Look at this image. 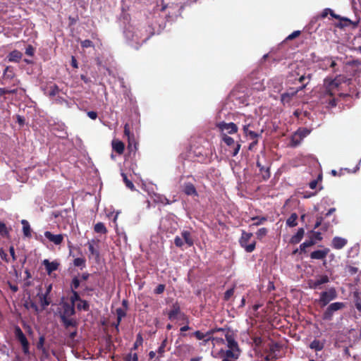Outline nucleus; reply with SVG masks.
I'll list each match as a JSON object with an SVG mask.
<instances>
[{"label":"nucleus","instance_id":"1","mask_svg":"<svg viewBox=\"0 0 361 361\" xmlns=\"http://www.w3.org/2000/svg\"><path fill=\"white\" fill-rule=\"evenodd\" d=\"M324 92L321 97V102L328 109L336 107L338 96V79L326 78L324 81Z\"/></svg>","mask_w":361,"mask_h":361},{"label":"nucleus","instance_id":"2","mask_svg":"<svg viewBox=\"0 0 361 361\" xmlns=\"http://www.w3.org/2000/svg\"><path fill=\"white\" fill-rule=\"evenodd\" d=\"M226 339L228 349L224 350L221 348L218 353L219 356L222 358L221 361H238L240 350L233 335L226 334Z\"/></svg>","mask_w":361,"mask_h":361},{"label":"nucleus","instance_id":"3","mask_svg":"<svg viewBox=\"0 0 361 361\" xmlns=\"http://www.w3.org/2000/svg\"><path fill=\"white\" fill-rule=\"evenodd\" d=\"M124 34L127 39L135 42L136 44L143 43L149 39V36H145L142 29L135 27L133 25L128 26Z\"/></svg>","mask_w":361,"mask_h":361},{"label":"nucleus","instance_id":"4","mask_svg":"<svg viewBox=\"0 0 361 361\" xmlns=\"http://www.w3.org/2000/svg\"><path fill=\"white\" fill-rule=\"evenodd\" d=\"M264 161H266L265 154L262 152L260 155L257 156V166L259 169L263 180H267L270 177V164L269 162L264 163Z\"/></svg>","mask_w":361,"mask_h":361},{"label":"nucleus","instance_id":"5","mask_svg":"<svg viewBox=\"0 0 361 361\" xmlns=\"http://www.w3.org/2000/svg\"><path fill=\"white\" fill-rule=\"evenodd\" d=\"M11 80H14L13 86L18 85L20 84V80L16 78V74L14 73L13 68L11 66H7L4 69L3 73V80L0 81V84L6 85Z\"/></svg>","mask_w":361,"mask_h":361},{"label":"nucleus","instance_id":"6","mask_svg":"<svg viewBox=\"0 0 361 361\" xmlns=\"http://www.w3.org/2000/svg\"><path fill=\"white\" fill-rule=\"evenodd\" d=\"M252 233L243 232L240 239V245L245 248L247 252H252L255 248V242L248 244V241L252 237Z\"/></svg>","mask_w":361,"mask_h":361},{"label":"nucleus","instance_id":"7","mask_svg":"<svg viewBox=\"0 0 361 361\" xmlns=\"http://www.w3.org/2000/svg\"><path fill=\"white\" fill-rule=\"evenodd\" d=\"M217 128L221 131V136L223 133L233 134L237 132L238 127L233 123L220 122L216 125Z\"/></svg>","mask_w":361,"mask_h":361},{"label":"nucleus","instance_id":"8","mask_svg":"<svg viewBox=\"0 0 361 361\" xmlns=\"http://www.w3.org/2000/svg\"><path fill=\"white\" fill-rule=\"evenodd\" d=\"M75 306L68 302L62 304V312L60 313V318L71 317L75 314Z\"/></svg>","mask_w":361,"mask_h":361},{"label":"nucleus","instance_id":"9","mask_svg":"<svg viewBox=\"0 0 361 361\" xmlns=\"http://www.w3.org/2000/svg\"><path fill=\"white\" fill-rule=\"evenodd\" d=\"M44 234L46 238H47L50 242L53 243L56 245H61L65 236V235L63 234L54 235L50 231H45Z\"/></svg>","mask_w":361,"mask_h":361},{"label":"nucleus","instance_id":"10","mask_svg":"<svg viewBox=\"0 0 361 361\" xmlns=\"http://www.w3.org/2000/svg\"><path fill=\"white\" fill-rule=\"evenodd\" d=\"M328 281H329L328 276H319V278H317L316 279L310 280L309 281V286H310V287L311 288L319 289V288H320V286L322 284L326 283Z\"/></svg>","mask_w":361,"mask_h":361},{"label":"nucleus","instance_id":"11","mask_svg":"<svg viewBox=\"0 0 361 361\" xmlns=\"http://www.w3.org/2000/svg\"><path fill=\"white\" fill-rule=\"evenodd\" d=\"M306 84H303L301 87L297 88V89H290L287 92H285L281 94V101L282 102H288L290 101V99L295 96L300 90H302L305 86Z\"/></svg>","mask_w":361,"mask_h":361},{"label":"nucleus","instance_id":"12","mask_svg":"<svg viewBox=\"0 0 361 361\" xmlns=\"http://www.w3.org/2000/svg\"><path fill=\"white\" fill-rule=\"evenodd\" d=\"M336 290L334 289H330L328 291H325L322 293L320 300L324 303V305H326L334 298H336Z\"/></svg>","mask_w":361,"mask_h":361},{"label":"nucleus","instance_id":"13","mask_svg":"<svg viewBox=\"0 0 361 361\" xmlns=\"http://www.w3.org/2000/svg\"><path fill=\"white\" fill-rule=\"evenodd\" d=\"M329 14H330L333 18H334L336 19H338V14L334 13V12L330 8H325L319 16H317L314 17L311 20L310 23L313 24V23H316L317 21V20H319V18H326Z\"/></svg>","mask_w":361,"mask_h":361},{"label":"nucleus","instance_id":"14","mask_svg":"<svg viewBox=\"0 0 361 361\" xmlns=\"http://www.w3.org/2000/svg\"><path fill=\"white\" fill-rule=\"evenodd\" d=\"M42 264L45 267L46 271L49 275H50L54 271L57 270L59 266V263L58 262H49L48 259H44Z\"/></svg>","mask_w":361,"mask_h":361},{"label":"nucleus","instance_id":"15","mask_svg":"<svg viewBox=\"0 0 361 361\" xmlns=\"http://www.w3.org/2000/svg\"><path fill=\"white\" fill-rule=\"evenodd\" d=\"M183 190L185 195L190 196H197V192L194 185L191 183H185L183 186Z\"/></svg>","mask_w":361,"mask_h":361},{"label":"nucleus","instance_id":"16","mask_svg":"<svg viewBox=\"0 0 361 361\" xmlns=\"http://www.w3.org/2000/svg\"><path fill=\"white\" fill-rule=\"evenodd\" d=\"M359 164L360 161L356 159L353 161L352 167H350L349 165H347L344 167L340 168V176L343 173V171H346L347 173H355L359 169Z\"/></svg>","mask_w":361,"mask_h":361},{"label":"nucleus","instance_id":"17","mask_svg":"<svg viewBox=\"0 0 361 361\" xmlns=\"http://www.w3.org/2000/svg\"><path fill=\"white\" fill-rule=\"evenodd\" d=\"M329 252V250L327 248L315 250L311 253L310 257L314 259H323L326 257Z\"/></svg>","mask_w":361,"mask_h":361},{"label":"nucleus","instance_id":"18","mask_svg":"<svg viewBox=\"0 0 361 361\" xmlns=\"http://www.w3.org/2000/svg\"><path fill=\"white\" fill-rule=\"evenodd\" d=\"M359 20L352 21L347 18H343L340 16V28L351 26L353 28H355L357 26Z\"/></svg>","mask_w":361,"mask_h":361},{"label":"nucleus","instance_id":"19","mask_svg":"<svg viewBox=\"0 0 361 361\" xmlns=\"http://www.w3.org/2000/svg\"><path fill=\"white\" fill-rule=\"evenodd\" d=\"M61 320L66 328V329H68L70 327H73L76 329L78 326V322L76 319L71 318V317H65L61 318Z\"/></svg>","mask_w":361,"mask_h":361},{"label":"nucleus","instance_id":"20","mask_svg":"<svg viewBox=\"0 0 361 361\" xmlns=\"http://www.w3.org/2000/svg\"><path fill=\"white\" fill-rule=\"evenodd\" d=\"M22 53L18 50H13L8 54L7 59L9 62H18L22 58Z\"/></svg>","mask_w":361,"mask_h":361},{"label":"nucleus","instance_id":"21","mask_svg":"<svg viewBox=\"0 0 361 361\" xmlns=\"http://www.w3.org/2000/svg\"><path fill=\"white\" fill-rule=\"evenodd\" d=\"M181 238H183L185 243H186L189 247H191L193 245L194 240L190 231H183L181 232Z\"/></svg>","mask_w":361,"mask_h":361},{"label":"nucleus","instance_id":"22","mask_svg":"<svg viewBox=\"0 0 361 361\" xmlns=\"http://www.w3.org/2000/svg\"><path fill=\"white\" fill-rule=\"evenodd\" d=\"M305 233V230L302 228H300L298 230L297 233L292 236L290 239V243L293 244H297L300 243V241L302 240L303 235Z\"/></svg>","mask_w":361,"mask_h":361},{"label":"nucleus","instance_id":"23","mask_svg":"<svg viewBox=\"0 0 361 361\" xmlns=\"http://www.w3.org/2000/svg\"><path fill=\"white\" fill-rule=\"evenodd\" d=\"M302 141V139L301 138V136L300 133H298L297 131L292 135L290 138V146L295 147L298 146Z\"/></svg>","mask_w":361,"mask_h":361},{"label":"nucleus","instance_id":"24","mask_svg":"<svg viewBox=\"0 0 361 361\" xmlns=\"http://www.w3.org/2000/svg\"><path fill=\"white\" fill-rule=\"evenodd\" d=\"M112 147L114 151H116L118 154H121L123 152L124 144L118 140H113Z\"/></svg>","mask_w":361,"mask_h":361},{"label":"nucleus","instance_id":"25","mask_svg":"<svg viewBox=\"0 0 361 361\" xmlns=\"http://www.w3.org/2000/svg\"><path fill=\"white\" fill-rule=\"evenodd\" d=\"M14 334H15L16 339L20 342V343H23V342H24L25 341L27 340L26 336H25V334L22 331L20 328L19 326H16L15 327Z\"/></svg>","mask_w":361,"mask_h":361},{"label":"nucleus","instance_id":"26","mask_svg":"<svg viewBox=\"0 0 361 361\" xmlns=\"http://www.w3.org/2000/svg\"><path fill=\"white\" fill-rule=\"evenodd\" d=\"M21 224H23V231L25 236L30 238L31 236V228L30 224L27 220H22Z\"/></svg>","mask_w":361,"mask_h":361},{"label":"nucleus","instance_id":"27","mask_svg":"<svg viewBox=\"0 0 361 361\" xmlns=\"http://www.w3.org/2000/svg\"><path fill=\"white\" fill-rule=\"evenodd\" d=\"M310 348L316 351H320L324 348V343L322 341L314 339L310 345Z\"/></svg>","mask_w":361,"mask_h":361},{"label":"nucleus","instance_id":"28","mask_svg":"<svg viewBox=\"0 0 361 361\" xmlns=\"http://www.w3.org/2000/svg\"><path fill=\"white\" fill-rule=\"evenodd\" d=\"M316 243L315 240L313 239L312 237H310L309 240H305L304 243H302L300 246V249L301 252H305L306 248L312 246Z\"/></svg>","mask_w":361,"mask_h":361},{"label":"nucleus","instance_id":"29","mask_svg":"<svg viewBox=\"0 0 361 361\" xmlns=\"http://www.w3.org/2000/svg\"><path fill=\"white\" fill-rule=\"evenodd\" d=\"M194 335L198 340H204L205 342L212 338L210 334L208 332L207 334H204L200 331H197L194 333Z\"/></svg>","mask_w":361,"mask_h":361},{"label":"nucleus","instance_id":"30","mask_svg":"<svg viewBox=\"0 0 361 361\" xmlns=\"http://www.w3.org/2000/svg\"><path fill=\"white\" fill-rule=\"evenodd\" d=\"M180 313V307L178 305H173L172 310L169 313V319H175Z\"/></svg>","mask_w":361,"mask_h":361},{"label":"nucleus","instance_id":"31","mask_svg":"<svg viewBox=\"0 0 361 361\" xmlns=\"http://www.w3.org/2000/svg\"><path fill=\"white\" fill-rule=\"evenodd\" d=\"M344 272L346 275L355 276L358 272V269L355 267L348 265L345 267Z\"/></svg>","mask_w":361,"mask_h":361},{"label":"nucleus","instance_id":"32","mask_svg":"<svg viewBox=\"0 0 361 361\" xmlns=\"http://www.w3.org/2000/svg\"><path fill=\"white\" fill-rule=\"evenodd\" d=\"M298 215L295 213L292 214L286 220V224L290 227L297 225Z\"/></svg>","mask_w":361,"mask_h":361},{"label":"nucleus","instance_id":"33","mask_svg":"<svg viewBox=\"0 0 361 361\" xmlns=\"http://www.w3.org/2000/svg\"><path fill=\"white\" fill-rule=\"evenodd\" d=\"M94 231L97 233H103L105 234L107 232V230L104 226V224L102 222H99L94 226Z\"/></svg>","mask_w":361,"mask_h":361},{"label":"nucleus","instance_id":"34","mask_svg":"<svg viewBox=\"0 0 361 361\" xmlns=\"http://www.w3.org/2000/svg\"><path fill=\"white\" fill-rule=\"evenodd\" d=\"M39 300L41 305L43 308H45L47 306H48L50 303V299L48 298V295H43V294H39Z\"/></svg>","mask_w":361,"mask_h":361},{"label":"nucleus","instance_id":"35","mask_svg":"<svg viewBox=\"0 0 361 361\" xmlns=\"http://www.w3.org/2000/svg\"><path fill=\"white\" fill-rule=\"evenodd\" d=\"M121 176L123 177V182L125 183L126 187L130 189L131 190H135V188L133 183L128 178L127 176L123 173H121Z\"/></svg>","mask_w":361,"mask_h":361},{"label":"nucleus","instance_id":"36","mask_svg":"<svg viewBox=\"0 0 361 361\" xmlns=\"http://www.w3.org/2000/svg\"><path fill=\"white\" fill-rule=\"evenodd\" d=\"M142 343H143V338H142V334H138L137 335V337H136V341L135 342V343L133 344V346L131 349V350H137V348L140 346V345H142Z\"/></svg>","mask_w":361,"mask_h":361},{"label":"nucleus","instance_id":"37","mask_svg":"<svg viewBox=\"0 0 361 361\" xmlns=\"http://www.w3.org/2000/svg\"><path fill=\"white\" fill-rule=\"evenodd\" d=\"M221 137L222 140L228 146H232L235 144L234 140L231 137L228 136L226 133H223Z\"/></svg>","mask_w":361,"mask_h":361},{"label":"nucleus","instance_id":"38","mask_svg":"<svg viewBox=\"0 0 361 361\" xmlns=\"http://www.w3.org/2000/svg\"><path fill=\"white\" fill-rule=\"evenodd\" d=\"M228 332H227L226 334H228ZM229 334H231V333H229ZM212 342H213V344L214 345H221V344H224L225 343V342H226V336L224 338H219V337H214L212 338Z\"/></svg>","mask_w":361,"mask_h":361},{"label":"nucleus","instance_id":"39","mask_svg":"<svg viewBox=\"0 0 361 361\" xmlns=\"http://www.w3.org/2000/svg\"><path fill=\"white\" fill-rule=\"evenodd\" d=\"M80 285V280L77 277H74L71 283V291H76L75 290L78 288Z\"/></svg>","mask_w":361,"mask_h":361},{"label":"nucleus","instance_id":"40","mask_svg":"<svg viewBox=\"0 0 361 361\" xmlns=\"http://www.w3.org/2000/svg\"><path fill=\"white\" fill-rule=\"evenodd\" d=\"M80 302L77 305L78 310L87 311L89 310V304L86 300H80Z\"/></svg>","mask_w":361,"mask_h":361},{"label":"nucleus","instance_id":"41","mask_svg":"<svg viewBox=\"0 0 361 361\" xmlns=\"http://www.w3.org/2000/svg\"><path fill=\"white\" fill-rule=\"evenodd\" d=\"M71 292H72V295L70 298L71 305H73V306H75V302L76 301H80L81 299H80L79 294L77 291H71Z\"/></svg>","mask_w":361,"mask_h":361},{"label":"nucleus","instance_id":"42","mask_svg":"<svg viewBox=\"0 0 361 361\" xmlns=\"http://www.w3.org/2000/svg\"><path fill=\"white\" fill-rule=\"evenodd\" d=\"M252 221H253V223L252 224L251 226H259V225H261L262 224L264 221H267V218L265 217H254L252 219Z\"/></svg>","mask_w":361,"mask_h":361},{"label":"nucleus","instance_id":"43","mask_svg":"<svg viewBox=\"0 0 361 361\" xmlns=\"http://www.w3.org/2000/svg\"><path fill=\"white\" fill-rule=\"evenodd\" d=\"M124 134L128 137L129 141V147H132L131 138L133 137V135H130V129L128 124L125 125Z\"/></svg>","mask_w":361,"mask_h":361},{"label":"nucleus","instance_id":"44","mask_svg":"<svg viewBox=\"0 0 361 361\" xmlns=\"http://www.w3.org/2000/svg\"><path fill=\"white\" fill-rule=\"evenodd\" d=\"M44 341H45V338L44 336H41L39 338V341L38 343H37V349L44 352L45 351V348H44Z\"/></svg>","mask_w":361,"mask_h":361},{"label":"nucleus","instance_id":"45","mask_svg":"<svg viewBox=\"0 0 361 361\" xmlns=\"http://www.w3.org/2000/svg\"><path fill=\"white\" fill-rule=\"evenodd\" d=\"M250 118H247L245 121V124L243 126V131L246 135H248L249 131H250V130H249L250 126Z\"/></svg>","mask_w":361,"mask_h":361},{"label":"nucleus","instance_id":"46","mask_svg":"<svg viewBox=\"0 0 361 361\" xmlns=\"http://www.w3.org/2000/svg\"><path fill=\"white\" fill-rule=\"evenodd\" d=\"M125 361H137L138 360V357H137V353H130L129 354H128L125 359H124Z\"/></svg>","mask_w":361,"mask_h":361},{"label":"nucleus","instance_id":"47","mask_svg":"<svg viewBox=\"0 0 361 361\" xmlns=\"http://www.w3.org/2000/svg\"><path fill=\"white\" fill-rule=\"evenodd\" d=\"M20 344H21L22 349H23L24 354L28 355L30 353V351H29V342H28L27 339L26 341H25L24 342L21 343Z\"/></svg>","mask_w":361,"mask_h":361},{"label":"nucleus","instance_id":"48","mask_svg":"<svg viewBox=\"0 0 361 361\" xmlns=\"http://www.w3.org/2000/svg\"><path fill=\"white\" fill-rule=\"evenodd\" d=\"M267 233V229L265 228H262L258 230V231L256 233V235L259 239H262L263 237H264Z\"/></svg>","mask_w":361,"mask_h":361},{"label":"nucleus","instance_id":"49","mask_svg":"<svg viewBox=\"0 0 361 361\" xmlns=\"http://www.w3.org/2000/svg\"><path fill=\"white\" fill-rule=\"evenodd\" d=\"M75 267H85V261L83 258L78 257L74 259Z\"/></svg>","mask_w":361,"mask_h":361},{"label":"nucleus","instance_id":"50","mask_svg":"<svg viewBox=\"0 0 361 361\" xmlns=\"http://www.w3.org/2000/svg\"><path fill=\"white\" fill-rule=\"evenodd\" d=\"M324 64L325 66H329L330 67L334 68L336 65V62L335 60L332 59L331 58L326 59L324 61Z\"/></svg>","mask_w":361,"mask_h":361},{"label":"nucleus","instance_id":"51","mask_svg":"<svg viewBox=\"0 0 361 361\" xmlns=\"http://www.w3.org/2000/svg\"><path fill=\"white\" fill-rule=\"evenodd\" d=\"M185 242L183 241V238L180 236H176L174 238V244L177 247H182L184 245Z\"/></svg>","mask_w":361,"mask_h":361},{"label":"nucleus","instance_id":"52","mask_svg":"<svg viewBox=\"0 0 361 361\" xmlns=\"http://www.w3.org/2000/svg\"><path fill=\"white\" fill-rule=\"evenodd\" d=\"M321 178H322V176H321V175H319L317 180H313L310 182L309 187L312 190L315 189L317 186L319 180H320Z\"/></svg>","mask_w":361,"mask_h":361},{"label":"nucleus","instance_id":"53","mask_svg":"<svg viewBox=\"0 0 361 361\" xmlns=\"http://www.w3.org/2000/svg\"><path fill=\"white\" fill-rule=\"evenodd\" d=\"M88 250L92 255L99 256V252L94 247L92 243H88Z\"/></svg>","mask_w":361,"mask_h":361},{"label":"nucleus","instance_id":"54","mask_svg":"<svg viewBox=\"0 0 361 361\" xmlns=\"http://www.w3.org/2000/svg\"><path fill=\"white\" fill-rule=\"evenodd\" d=\"M59 89L56 85H53L50 87L49 95L55 96L59 93Z\"/></svg>","mask_w":361,"mask_h":361},{"label":"nucleus","instance_id":"55","mask_svg":"<svg viewBox=\"0 0 361 361\" xmlns=\"http://www.w3.org/2000/svg\"><path fill=\"white\" fill-rule=\"evenodd\" d=\"M300 35V30L294 31L293 33H291L286 37V40H292V39L296 38L297 37H298Z\"/></svg>","mask_w":361,"mask_h":361},{"label":"nucleus","instance_id":"56","mask_svg":"<svg viewBox=\"0 0 361 361\" xmlns=\"http://www.w3.org/2000/svg\"><path fill=\"white\" fill-rule=\"evenodd\" d=\"M234 293V290L233 288H230L228 290H227L224 294V298L226 300H228L233 295Z\"/></svg>","mask_w":361,"mask_h":361},{"label":"nucleus","instance_id":"57","mask_svg":"<svg viewBox=\"0 0 361 361\" xmlns=\"http://www.w3.org/2000/svg\"><path fill=\"white\" fill-rule=\"evenodd\" d=\"M116 316L118 319H122L126 316V312L123 309L118 308L116 309Z\"/></svg>","mask_w":361,"mask_h":361},{"label":"nucleus","instance_id":"58","mask_svg":"<svg viewBox=\"0 0 361 361\" xmlns=\"http://www.w3.org/2000/svg\"><path fill=\"white\" fill-rule=\"evenodd\" d=\"M35 53V49L32 46L28 45L25 49V54L28 56H33Z\"/></svg>","mask_w":361,"mask_h":361},{"label":"nucleus","instance_id":"59","mask_svg":"<svg viewBox=\"0 0 361 361\" xmlns=\"http://www.w3.org/2000/svg\"><path fill=\"white\" fill-rule=\"evenodd\" d=\"M81 46L83 47V48H88V47H91L93 46V43L92 41L89 40V39H85L84 41H82L81 42Z\"/></svg>","mask_w":361,"mask_h":361},{"label":"nucleus","instance_id":"60","mask_svg":"<svg viewBox=\"0 0 361 361\" xmlns=\"http://www.w3.org/2000/svg\"><path fill=\"white\" fill-rule=\"evenodd\" d=\"M297 132L298 133H300V136H301V138L303 140L304 137H305L309 133H310V130H307V129H299L297 130Z\"/></svg>","mask_w":361,"mask_h":361},{"label":"nucleus","instance_id":"61","mask_svg":"<svg viewBox=\"0 0 361 361\" xmlns=\"http://www.w3.org/2000/svg\"><path fill=\"white\" fill-rule=\"evenodd\" d=\"M157 201H158L164 204H170L169 200L166 197H164V196H159L157 197Z\"/></svg>","mask_w":361,"mask_h":361},{"label":"nucleus","instance_id":"62","mask_svg":"<svg viewBox=\"0 0 361 361\" xmlns=\"http://www.w3.org/2000/svg\"><path fill=\"white\" fill-rule=\"evenodd\" d=\"M330 311L336 312L338 310V302H334L331 304L328 307Z\"/></svg>","mask_w":361,"mask_h":361},{"label":"nucleus","instance_id":"63","mask_svg":"<svg viewBox=\"0 0 361 361\" xmlns=\"http://www.w3.org/2000/svg\"><path fill=\"white\" fill-rule=\"evenodd\" d=\"M166 341H167L166 339L164 340L161 345L158 348V353H159L160 355H162L164 352V348L166 347Z\"/></svg>","mask_w":361,"mask_h":361},{"label":"nucleus","instance_id":"64","mask_svg":"<svg viewBox=\"0 0 361 361\" xmlns=\"http://www.w3.org/2000/svg\"><path fill=\"white\" fill-rule=\"evenodd\" d=\"M164 289H165V286L163 284H159L154 290V293L157 294H161L164 292Z\"/></svg>","mask_w":361,"mask_h":361}]
</instances>
